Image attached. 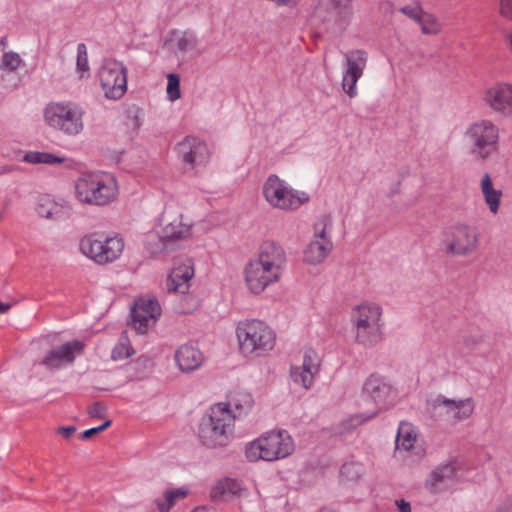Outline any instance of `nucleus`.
<instances>
[{
    "mask_svg": "<svg viewBox=\"0 0 512 512\" xmlns=\"http://www.w3.org/2000/svg\"><path fill=\"white\" fill-rule=\"evenodd\" d=\"M333 219L331 216L320 217L313 225V235L302 249V261L310 266L322 264L333 250Z\"/></svg>",
    "mask_w": 512,
    "mask_h": 512,
    "instance_id": "12",
    "label": "nucleus"
},
{
    "mask_svg": "<svg viewBox=\"0 0 512 512\" xmlns=\"http://www.w3.org/2000/svg\"><path fill=\"white\" fill-rule=\"evenodd\" d=\"M75 431H76V428L74 426H67V427L59 428V432L65 438H69Z\"/></svg>",
    "mask_w": 512,
    "mask_h": 512,
    "instance_id": "49",
    "label": "nucleus"
},
{
    "mask_svg": "<svg viewBox=\"0 0 512 512\" xmlns=\"http://www.w3.org/2000/svg\"><path fill=\"white\" fill-rule=\"evenodd\" d=\"M295 451V442L285 429H272L260 434L245 445L244 454L249 462H275L289 457Z\"/></svg>",
    "mask_w": 512,
    "mask_h": 512,
    "instance_id": "7",
    "label": "nucleus"
},
{
    "mask_svg": "<svg viewBox=\"0 0 512 512\" xmlns=\"http://www.w3.org/2000/svg\"><path fill=\"white\" fill-rule=\"evenodd\" d=\"M505 42L510 51H512V31L509 32L505 37Z\"/></svg>",
    "mask_w": 512,
    "mask_h": 512,
    "instance_id": "52",
    "label": "nucleus"
},
{
    "mask_svg": "<svg viewBox=\"0 0 512 512\" xmlns=\"http://www.w3.org/2000/svg\"><path fill=\"white\" fill-rule=\"evenodd\" d=\"M3 219H4V213L0 212V223L3 221Z\"/></svg>",
    "mask_w": 512,
    "mask_h": 512,
    "instance_id": "54",
    "label": "nucleus"
},
{
    "mask_svg": "<svg viewBox=\"0 0 512 512\" xmlns=\"http://www.w3.org/2000/svg\"><path fill=\"white\" fill-rule=\"evenodd\" d=\"M459 482L458 468L453 463L435 467L426 477L424 488L432 495L452 490Z\"/></svg>",
    "mask_w": 512,
    "mask_h": 512,
    "instance_id": "23",
    "label": "nucleus"
},
{
    "mask_svg": "<svg viewBox=\"0 0 512 512\" xmlns=\"http://www.w3.org/2000/svg\"><path fill=\"white\" fill-rule=\"evenodd\" d=\"M191 512H206L205 507H196Z\"/></svg>",
    "mask_w": 512,
    "mask_h": 512,
    "instance_id": "53",
    "label": "nucleus"
},
{
    "mask_svg": "<svg viewBox=\"0 0 512 512\" xmlns=\"http://www.w3.org/2000/svg\"><path fill=\"white\" fill-rule=\"evenodd\" d=\"M345 70L363 75L368 61V53L363 49H353L344 54Z\"/></svg>",
    "mask_w": 512,
    "mask_h": 512,
    "instance_id": "33",
    "label": "nucleus"
},
{
    "mask_svg": "<svg viewBox=\"0 0 512 512\" xmlns=\"http://www.w3.org/2000/svg\"><path fill=\"white\" fill-rule=\"evenodd\" d=\"M124 247V240L118 235L103 237L98 234H90L84 236L79 242L81 253L100 265L119 259Z\"/></svg>",
    "mask_w": 512,
    "mask_h": 512,
    "instance_id": "13",
    "label": "nucleus"
},
{
    "mask_svg": "<svg viewBox=\"0 0 512 512\" xmlns=\"http://www.w3.org/2000/svg\"><path fill=\"white\" fill-rule=\"evenodd\" d=\"M475 409L473 398L450 399L439 395L427 403L430 416L439 422L455 425L469 419Z\"/></svg>",
    "mask_w": 512,
    "mask_h": 512,
    "instance_id": "14",
    "label": "nucleus"
},
{
    "mask_svg": "<svg viewBox=\"0 0 512 512\" xmlns=\"http://www.w3.org/2000/svg\"><path fill=\"white\" fill-rule=\"evenodd\" d=\"M111 423H112V421L108 419L103 424H101L97 427H93V428L85 430L81 434V439H87L88 437H90L100 431H103L104 429L108 428L111 425Z\"/></svg>",
    "mask_w": 512,
    "mask_h": 512,
    "instance_id": "45",
    "label": "nucleus"
},
{
    "mask_svg": "<svg viewBox=\"0 0 512 512\" xmlns=\"http://www.w3.org/2000/svg\"><path fill=\"white\" fill-rule=\"evenodd\" d=\"M24 60L19 53L15 51L0 50V71L5 73H14L24 66Z\"/></svg>",
    "mask_w": 512,
    "mask_h": 512,
    "instance_id": "36",
    "label": "nucleus"
},
{
    "mask_svg": "<svg viewBox=\"0 0 512 512\" xmlns=\"http://www.w3.org/2000/svg\"><path fill=\"white\" fill-rule=\"evenodd\" d=\"M159 226L164 233V238H167L171 244L187 240L192 236L193 221L175 211L171 205L166 206L162 224Z\"/></svg>",
    "mask_w": 512,
    "mask_h": 512,
    "instance_id": "21",
    "label": "nucleus"
},
{
    "mask_svg": "<svg viewBox=\"0 0 512 512\" xmlns=\"http://www.w3.org/2000/svg\"><path fill=\"white\" fill-rule=\"evenodd\" d=\"M286 265L287 254L283 246L272 240L264 241L257 254L243 267L242 276L246 290L254 296L262 295L282 280Z\"/></svg>",
    "mask_w": 512,
    "mask_h": 512,
    "instance_id": "1",
    "label": "nucleus"
},
{
    "mask_svg": "<svg viewBox=\"0 0 512 512\" xmlns=\"http://www.w3.org/2000/svg\"><path fill=\"white\" fill-rule=\"evenodd\" d=\"M70 210L69 203L62 199L50 195L39 197L36 206V212L41 218L49 220H61L68 216Z\"/></svg>",
    "mask_w": 512,
    "mask_h": 512,
    "instance_id": "27",
    "label": "nucleus"
},
{
    "mask_svg": "<svg viewBox=\"0 0 512 512\" xmlns=\"http://www.w3.org/2000/svg\"><path fill=\"white\" fill-rule=\"evenodd\" d=\"M84 344L79 340L67 342L50 350L42 363L48 369H59L72 363L77 354L81 353Z\"/></svg>",
    "mask_w": 512,
    "mask_h": 512,
    "instance_id": "25",
    "label": "nucleus"
},
{
    "mask_svg": "<svg viewBox=\"0 0 512 512\" xmlns=\"http://www.w3.org/2000/svg\"><path fill=\"white\" fill-rule=\"evenodd\" d=\"M499 14L512 21V0L499 1Z\"/></svg>",
    "mask_w": 512,
    "mask_h": 512,
    "instance_id": "43",
    "label": "nucleus"
},
{
    "mask_svg": "<svg viewBox=\"0 0 512 512\" xmlns=\"http://www.w3.org/2000/svg\"><path fill=\"white\" fill-rule=\"evenodd\" d=\"M161 312V306L155 297H140L131 308L132 325L139 333H146L156 324Z\"/></svg>",
    "mask_w": 512,
    "mask_h": 512,
    "instance_id": "20",
    "label": "nucleus"
},
{
    "mask_svg": "<svg viewBox=\"0 0 512 512\" xmlns=\"http://www.w3.org/2000/svg\"><path fill=\"white\" fill-rule=\"evenodd\" d=\"M73 192L81 204L104 207L118 199L120 187L114 174L94 171L80 174L74 181Z\"/></svg>",
    "mask_w": 512,
    "mask_h": 512,
    "instance_id": "3",
    "label": "nucleus"
},
{
    "mask_svg": "<svg viewBox=\"0 0 512 512\" xmlns=\"http://www.w3.org/2000/svg\"><path fill=\"white\" fill-rule=\"evenodd\" d=\"M479 188L490 213L496 215L501 206L503 197L502 190L494 186V182L489 173H484L481 176L479 180Z\"/></svg>",
    "mask_w": 512,
    "mask_h": 512,
    "instance_id": "30",
    "label": "nucleus"
},
{
    "mask_svg": "<svg viewBox=\"0 0 512 512\" xmlns=\"http://www.w3.org/2000/svg\"><path fill=\"white\" fill-rule=\"evenodd\" d=\"M12 305L10 303H4L0 301V314H5L11 309Z\"/></svg>",
    "mask_w": 512,
    "mask_h": 512,
    "instance_id": "51",
    "label": "nucleus"
},
{
    "mask_svg": "<svg viewBox=\"0 0 512 512\" xmlns=\"http://www.w3.org/2000/svg\"><path fill=\"white\" fill-rule=\"evenodd\" d=\"M77 71L80 74V78H87L89 76V61L88 52L85 44L80 43L77 46V60H76Z\"/></svg>",
    "mask_w": 512,
    "mask_h": 512,
    "instance_id": "40",
    "label": "nucleus"
},
{
    "mask_svg": "<svg viewBox=\"0 0 512 512\" xmlns=\"http://www.w3.org/2000/svg\"><path fill=\"white\" fill-rule=\"evenodd\" d=\"M0 50L12 51L8 48V38L6 36L0 38Z\"/></svg>",
    "mask_w": 512,
    "mask_h": 512,
    "instance_id": "50",
    "label": "nucleus"
},
{
    "mask_svg": "<svg viewBox=\"0 0 512 512\" xmlns=\"http://www.w3.org/2000/svg\"><path fill=\"white\" fill-rule=\"evenodd\" d=\"M395 505L400 512H411L410 503L404 499L396 500Z\"/></svg>",
    "mask_w": 512,
    "mask_h": 512,
    "instance_id": "48",
    "label": "nucleus"
},
{
    "mask_svg": "<svg viewBox=\"0 0 512 512\" xmlns=\"http://www.w3.org/2000/svg\"><path fill=\"white\" fill-rule=\"evenodd\" d=\"M174 150L178 159L191 170L206 166L212 156L209 144L196 136L184 137Z\"/></svg>",
    "mask_w": 512,
    "mask_h": 512,
    "instance_id": "17",
    "label": "nucleus"
},
{
    "mask_svg": "<svg viewBox=\"0 0 512 512\" xmlns=\"http://www.w3.org/2000/svg\"><path fill=\"white\" fill-rule=\"evenodd\" d=\"M479 245V233L475 226L458 222L449 228L445 251L452 256L466 257L472 255Z\"/></svg>",
    "mask_w": 512,
    "mask_h": 512,
    "instance_id": "16",
    "label": "nucleus"
},
{
    "mask_svg": "<svg viewBox=\"0 0 512 512\" xmlns=\"http://www.w3.org/2000/svg\"><path fill=\"white\" fill-rule=\"evenodd\" d=\"M204 360V354L194 345H181L175 352L177 367L183 373H191L199 369Z\"/></svg>",
    "mask_w": 512,
    "mask_h": 512,
    "instance_id": "28",
    "label": "nucleus"
},
{
    "mask_svg": "<svg viewBox=\"0 0 512 512\" xmlns=\"http://www.w3.org/2000/svg\"><path fill=\"white\" fill-rule=\"evenodd\" d=\"M321 357L318 352L307 347L302 352L300 364H293L290 367V377L294 385L308 391L312 388L321 368Z\"/></svg>",
    "mask_w": 512,
    "mask_h": 512,
    "instance_id": "18",
    "label": "nucleus"
},
{
    "mask_svg": "<svg viewBox=\"0 0 512 512\" xmlns=\"http://www.w3.org/2000/svg\"><path fill=\"white\" fill-rule=\"evenodd\" d=\"M360 470L359 465L355 463H346L341 467V475L343 477L349 478V474L351 472H355L356 476H358V472Z\"/></svg>",
    "mask_w": 512,
    "mask_h": 512,
    "instance_id": "47",
    "label": "nucleus"
},
{
    "mask_svg": "<svg viewBox=\"0 0 512 512\" xmlns=\"http://www.w3.org/2000/svg\"><path fill=\"white\" fill-rule=\"evenodd\" d=\"M418 23L424 34L436 35L441 31L438 18L432 14L423 13Z\"/></svg>",
    "mask_w": 512,
    "mask_h": 512,
    "instance_id": "38",
    "label": "nucleus"
},
{
    "mask_svg": "<svg viewBox=\"0 0 512 512\" xmlns=\"http://www.w3.org/2000/svg\"><path fill=\"white\" fill-rule=\"evenodd\" d=\"M350 321L354 341L364 347H374L385 338V319L382 305L365 300L351 309Z\"/></svg>",
    "mask_w": 512,
    "mask_h": 512,
    "instance_id": "4",
    "label": "nucleus"
},
{
    "mask_svg": "<svg viewBox=\"0 0 512 512\" xmlns=\"http://www.w3.org/2000/svg\"><path fill=\"white\" fill-rule=\"evenodd\" d=\"M166 95L170 102H175L181 98L180 76L178 74H167Z\"/></svg>",
    "mask_w": 512,
    "mask_h": 512,
    "instance_id": "41",
    "label": "nucleus"
},
{
    "mask_svg": "<svg viewBox=\"0 0 512 512\" xmlns=\"http://www.w3.org/2000/svg\"><path fill=\"white\" fill-rule=\"evenodd\" d=\"M134 354V349L126 334H122L112 349L111 357L113 360H124Z\"/></svg>",
    "mask_w": 512,
    "mask_h": 512,
    "instance_id": "37",
    "label": "nucleus"
},
{
    "mask_svg": "<svg viewBox=\"0 0 512 512\" xmlns=\"http://www.w3.org/2000/svg\"><path fill=\"white\" fill-rule=\"evenodd\" d=\"M395 452L408 453L417 460L426 455L424 441L416 425L409 421L399 423L395 438Z\"/></svg>",
    "mask_w": 512,
    "mask_h": 512,
    "instance_id": "19",
    "label": "nucleus"
},
{
    "mask_svg": "<svg viewBox=\"0 0 512 512\" xmlns=\"http://www.w3.org/2000/svg\"><path fill=\"white\" fill-rule=\"evenodd\" d=\"M235 338L239 354L249 360L267 357L277 344L276 331L259 318L239 320L235 325Z\"/></svg>",
    "mask_w": 512,
    "mask_h": 512,
    "instance_id": "2",
    "label": "nucleus"
},
{
    "mask_svg": "<svg viewBox=\"0 0 512 512\" xmlns=\"http://www.w3.org/2000/svg\"><path fill=\"white\" fill-rule=\"evenodd\" d=\"M401 12L409 18L416 20L417 22H419L422 14L424 13L422 9L417 5L402 7Z\"/></svg>",
    "mask_w": 512,
    "mask_h": 512,
    "instance_id": "42",
    "label": "nucleus"
},
{
    "mask_svg": "<svg viewBox=\"0 0 512 512\" xmlns=\"http://www.w3.org/2000/svg\"><path fill=\"white\" fill-rule=\"evenodd\" d=\"M217 405H224L226 410L234 416V421L237 418L247 416L255 405L253 395L245 390H237L232 392L226 402L216 403Z\"/></svg>",
    "mask_w": 512,
    "mask_h": 512,
    "instance_id": "29",
    "label": "nucleus"
},
{
    "mask_svg": "<svg viewBox=\"0 0 512 512\" xmlns=\"http://www.w3.org/2000/svg\"><path fill=\"white\" fill-rule=\"evenodd\" d=\"M500 139V127L490 118L470 121L461 135L462 144L468 154L480 161H486L498 154Z\"/></svg>",
    "mask_w": 512,
    "mask_h": 512,
    "instance_id": "5",
    "label": "nucleus"
},
{
    "mask_svg": "<svg viewBox=\"0 0 512 512\" xmlns=\"http://www.w3.org/2000/svg\"><path fill=\"white\" fill-rule=\"evenodd\" d=\"M495 512H512V494L507 495L496 505Z\"/></svg>",
    "mask_w": 512,
    "mask_h": 512,
    "instance_id": "44",
    "label": "nucleus"
},
{
    "mask_svg": "<svg viewBox=\"0 0 512 512\" xmlns=\"http://www.w3.org/2000/svg\"><path fill=\"white\" fill-rule=\"evenodd\" d=\"M194 276V265L191 259H184L175 262L167 278V289L169 292L185 293L190 286Z\"/></svg>",
    "mask_w": 512,
    "mask_h": 512,
    "instance_id": "26",
    "label": "nucleus"
},
{
    "mask_svg": "<svg viewBox=\"0 0 512 512\" xmlns=\"http://www.w3.org/2000/svg\"><path fill=\"white\" fill-rule=\"evenodd\" d=\"M127 68L123 62L106 58L98 68V79L104 96L109 100H119L127 92Z\"/></svg>",
    "mask_w": 512,
    "mask_h": 512,
    "instance_id": "15",
    "label": "nucleus"
},
{
    "mask_svg": "<svg viewBox=\"0 0 512 512\" xmlns=\"http://www.w3.org/2000/svg\"><path fill=\"white\" fill-rule=\"evenodd\" d=\"M189 491L185 487L171 488L163 492L162 497L155 500L159 512H169L180 500L187 497Z\"/></svg>",
    "mask_w": 512,
    "mask_h": 512,
    "instance_id": "34",
    "label": "nucleus"
},
{
    "mask_svg": "<svg viewBox=\"0 0 512 512\" xmlns=\"http://www.w3.org/2000/svg\"><path fill=\"white\" fill-rule=\"evenodd\" d=\"M165 45L177 58L183 59L186 55L197 52L199 40L197 34L190 29H176L168 34Z\"/></svg>",
    "mask_w": 512,
    "mask_h": 512,
    "instance_id": "24",
    "label": "nucleus"
},
{
    "mask_svg": "<svg viewBox=\"0 0 512 512\" xmlns=\"http://www.w3.org/2000/svg\"><path fill=\"white\" fill-rule=\"evenodd\" d=\"M45 125L64 136L76 137L85 129V110L77 102L56 100L48 102L42 111Z\"/></svg>",
    "mask_w": 512,
    "mask_h": 512,
    "instance_id": "8",
    "label": "nucleus"
},
{
    "mask_svg": "<svg viewBox=\"0 0 512 512\" xmlns=\"http://www.w3.org/2000/svg\"><path fill=\"white\" fill-rule=\"evenodd\" d=\"M354 8L351 0H318L310 15L312 24L329 32H341L351 24Z\"/></svg>",
    "mask_w": 512,
    "mask_h": 512,
    "instance_id": "11",
    "label": "nucleus"
},
{
    "mask_svg": "<svg viewBox=\"0 0 512 512\" xmlns=\"http://www.w3.org/2000/svg\"><path fill=\"white\" fill-rule=\"evenodd\" d=\"M482 101L494 113L512 118V82H496L483 91Z\"/></svg>",
    "mask_w": 512,
    "mask_h": 512,
    "instance_id": "22",
    "label": "nucleus"
},
{
    "mask_svg": "<svg viewBox=\"0 0 512 512\" xmlns=\"http://www.w3.org/2000/svg\"><path fill=\"white\" fill-rule=\"evenodd\" d=\"M144 247L151 255H158L166 251L171 243L167 238H164V233L160 226L154 227L152 230L144 235Z\"/></svg>",
    "mask_w": 512,
    "mask_h": 512,
    "instance_id": "31",
    "label": "nucleus"
},
{
    "mask_svg": "<svg viewBox=\"0 0 512 512\" xmlns=\"http://www.w3.org/2000/svg\"><path fill=\"white\" fill-rule=\"evenodd\" d=\"M106 412V407L101 403H94L88 408V413L91 417L101 418Z\"/></svg>",
    "mask_w": 512,
    "mask_h": 512,
    "instance_id": "46",
    "label": "nucleus"
},
{
    "mask_svg": "<svg viewBox=\"0 0 512 512\" xmlns=\"http://www.w3.org/2000/svg\"><path fill=\"white\" fill-rule=\"evenodd\" d=\"M246 492V488L240 480L233 478H224L219 480L212 488L211 495L213 498L226 496H242Z\"/></svg>",
    "mask_w": 512,
    "mask_h": 512,
    "instance_id": "32",
    "label": "nucleus"
},
{
    "mask_svg": "<svg viewBox=\"0 0 512 512\" xmlns=\"http://www.w3.org/2000/svg\"><path fill=\"white\" fill-rule=\"evenodd\" d=\"M362 77L355 73L344 71L342 75L341 86L343 91L348 95L349 98L357 96V82Z\"/></svg>",
    "mask_w": 512,
    "mask_h": 512,
    "instance_id": "39",
    "label": "nucleus"
},
{
    "mask_svg": "<svg viewBox=\"0 0 512 512\" xmlns=\"http://www.w3.org/2000/svg\"><path fill=\"white\" fill-rule=\"evenodd\" d=\"M234 416L224 405H212L201 418L198 438L207 448L226 447L233 439Z\"/></svg>",
    "mask_w": 512,
    "mask_h": 512,
    "instance_id": "9",
    "label": "nucleus"
},
{
    "mask_svg": "<svg viewBox=\"0 0 512 512\" xmlns=\"http://www.w3.org/2000/svg\"><path fill=\"white\" fill-rule=\"evenodd\" d=\"M262 196L269 207L285 213L296 212L311 200L307 191L294 188L277 174H270L265 179Z\"/></svg>",
    "mask_w": 512,
    "mask_h": 512,
    "instance_id": "10",
    "label": "nucleus"
},
{
    "mask_svg": "<svg viewBox=\"0 0 512 512\" xmlns=\"http://www.w3.org/2000/svg\"><path fill=\"white\" fill-rule=\"evenodd\" d=\"M361 395L370 402L372 407L361 413L354 414L342 422L343 430H350L372 420L382 410L387 409L395 401V390L389 381L382 375L373 373L369 375L362 386Z\"/></svg>",
    "mask_w": 512,
    "mask_h": 512,
    "instance_id": "6",
    "label": "nucleus"
},
{
    "mask_svg": "<svg viewBox=\"0 0 512 512\" xmlns=\"http://www.w3.org/2000/svg\"><path fill=\"white\" fill-rule=\"evenodd\" d=\"M23 160L31 164L58 165L65 163L66 157L50 152L30 151L24 155Z\"/></svg>",
    "mask_w": 512,
    "mask_h": 512,
    "instance_id": "35",
    "label": "nucleus"
}]
</instances>
